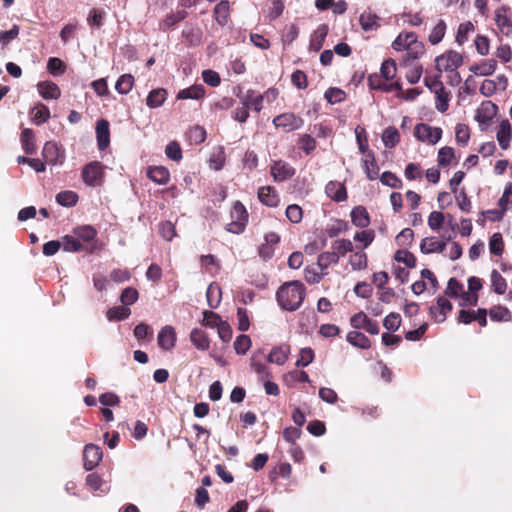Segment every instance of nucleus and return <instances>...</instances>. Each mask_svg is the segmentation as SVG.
<instances>
[{
	"label": "nucleus",
	"instance_id": "obj_1",
	"mask_svg": "<svg viewBox=\"0 0 512 512\" xmlns=\"http://www.w3.org/2000/svg\"><path fill=\"white\" fill-rule=\"evenodd\" d=\"M305 297V286L300 281H291L283 284L277 290L278 304L287 311L297 310Z\"/></svg>",
	"mask_w": 512,
	"mask_h": 512
},
{
	"label": "nucleus",
	"instance_id": "obj_2",
	"mask_svg": "<svg viewBox=\"0 0 512 512\" xmlns=\"http://www.w3.org/2000/svg\"><path fill=\"white\" fill-rule=\"evenodd\" d=\"M231 219L232 221L227 224L226 230L234 234L242 233L248 221V212L240 201L234 203L231 211Z\"/></svg>",
	"mask_w": 512,
	"mask_h": 512
},
{
	"label": "nucleus",
	"instance_id": "obj_3",
	"mask_svg": "<svg viewBox=\"0 0 512 512\" xmlns=\"http://www.w3.org/2000/svg\"><path fill=\"white\" fill-rule=\"evenodd\" d=\"M81 176L86 185L100 186L104 179V166L98 161L90 162L83 167Z\"/></svg>",
	"mask_w": 512,
	"mask_h": 512
},
{
	"label": "nucleus",
	"instance_id": "obj_4",
	"mask_svg": "<svg viewBox=\"0 0 512 512\" xmlns=\"http://www.w3.org/2000/svg\"><path fill=\"white\" fill-rule=\"evenodd\" d=\"M435 64L439 71H456L463 64V56L454 50H449L437 56Z\"/></svg>",
	"mask_w": 512,
	"mask_h": 512
},
{
	"label": "nucleus",
	"instance_id": "obj_5",
	"mask_svg": "<svg viewBox=\"0 0 512 512\" xmlns=\"http://www.w3.org/2000/svg\"><path fill=\"white\" fill-rule=\"evenodd\" d=\"M414 136L421 142L435 145L442 137V129L426 123H419L414 128Z\"/></svg>",
	"mask_w": 512,
	"mask_h": 512
},
{
	"label": "nucleus",
	"instance_id": "obj_6",
	"mask_svg": "<svg viewBox=\"0 0 512 512\" xmlns=\"http://www.w3.org/2000/svg\"><path fill=\"white\" fill-rule=\"evenodd\" d=\"M42 157L46 164L60 166L65 161V151L60 149L56 143L48 141L43 147Z\"/></svg>",
	"mask_w": 512,
	"mask_h": 512
},
{
	"label": "nucleus",
	"instance_id": "obj_7",
	"mask_svg": "<svg viewBox=\"0 0 512 512\" xmlns=\"http://www.w3.org/2000/svg\"><path fill=\"white\" fill-rule=\"evenodd\" d=\"M498 107L491 101L483 102L477 110L475 120L479 123L480 129L486 130L491 120L496 115Z\"/></svg>",
	"mask_w": 512,
	"mask_h": 512
},
{
	"label": "nucleus",
	"instance_id": "obj_8",
	"mask_svg": "<svg viewBox=\"0 0 512 512\" xmlns=\"http://www.w3.org/2000/svg\"><path fill=\"white\" fill-rule=\"evenodd\" d=\"M413 45L420 50L423 48V45L418 43L414 32L400 33L392 43V47L396 51L411 50Z\"/></svg>",
	"mask_w": 512,
	"mask_h": 512
},
{
	"label": "nucleus",
	"instance_id": "obj_9",
	"mask_svg": "<svg viewBox=\"0 0 512 512\" xmlns=\"http://www.w3.org/2000/svg\"><path fill=\"white\" fill-rule=\"evenodd\" d=\"M452 236L443 235V240H436L434 237H426L422 239L420 250L423 254L441 253L446 248V241H450Z\"/></svg>",
	"mask_w": 512,
	"mask_h": 512
},
{
	"label": "nucleus",
	"instance_id": "obj_10",
	"mask_svg": "<svg viewBox=\"0 0 512 512\" xmlns=\"http://www.w3.org/2000/svg\"><path fill=\"white\" fill-rule=\"evenodd\" d=\"M103 453L99 446L95 444H87L83 451L84 468L91 471L102 459Z\"/></svg>",
	"mask_w": 512,
	"mask_h": 512
},
{
	"label": "nucleus",
	"instance_id": "obj_11",
	"mask_svg": "<svg viewBox=\"0 0 512 512\" xmlns=\"http://www.w3.org/2000/svg\"><path fill=\"white\" fill-rule=\"evenodd\" d=\"M273 124L276 127H282L287 131H292L300 129L303 125V120L293 113H283L273 119Z\"/></svg>",
	"mask_w": 512,
	"mask_h": 512
},
{
	"label": "nucleus",
	"instance_id": "obj_12",
	"mask_svg": "<svg viewBox=\"0 0 512 512\" xmlns=\"http://www.w3.org/2000/svg\"><path fill=\"white\" fill-rule=\"evenodd\" d=\"M270 170L276 182H283L295 174V169L289 163L281 160L275 161Z\"/></svg>",
	"mask_w": 512,
	"mask_h": 512
},
{
	"label": "nucleus",
	"instance_id": "obj_13",
	"mask_svg": "<svg viewBox=\"0 0 512 512\" xmlns=\"http://www.w3.org/2000/svg\"><path fill=\"white\" fill-rule=\"evenodd\" d=\"M157 342L159 347L165 351L174 348L176 344V332L174 327L170 325L164 326L158 333Z\"/></svg>",
	"mask_w": 512,
	"mask_h": 512
},
{
	"label": "nucleus",
	"instance_id": "obj_14",
	"mask_svg": "<svg viewBox=\"0 0 512 512\" xmlns=\"http://www.w3.org/2000/svg\"><path fill=\"white\" fill-rule=\"evenodd\" d=\"M96 138L98 149L103 151L110 144V130L109 122L105 119H100L96 124Z\"/></svg>",
	"mask_w": 512,
	"mask_h": 512
},
{
	"label": "nucleus",
	"instance_id": "obj_15",
	"mask_svg": "<svg viewBox=\"0 0 512 512\" xmlns=\"http://www.w3.org/2000/svg\"><path fill=\"white\" fill-rule=\"evenodd\" d=\"M240 99L241 104L248 109L251 108L256 113L262 110L264 96L254 90H248L244 95L240 96Z\"/></svg>",
	"mask_w": 512,
	"mask_h": 512
},
{
	"label": "nucleus",
	"instance_id": "obj_16",
	"mask_svg": "<svg viewBox=\"0 0 512 512\" xmlns=\"http://www.w3.org/2000/svg\"><path fill=\"white\" fill-rule=\"evenodd\" d=\"M437 306L438 307H430V314L434 317L436 322H443L446 319L447 312L451 311L453 306L451 302L443 296L438 297Z\"/></svg>",
	"mask_w": 512,
	"mask_h": 512
},
{
	"label": "nucleus",
	"instance_id": "obj_17",
	"mask_svg": "<svg viewBox=\"0 0 512 512\" xmlns=\"http://www.w3.org/2000/svg\"><path fill=\"white\" fill-rule=\"evenodd\" d=\"M326 195L336 202L346 200L347 192L344 184L337 181H330L325 186Z\"/></svg>",
	"mask_w": 512,
	"mask_h": 512
},
{
	"label": "nucleus",
	"instance_id": "obj_18",
	"mask_svg": "<svg viewBox=\"0 0 512 512\" xmlns=\"http://www.w3.org/2000/svg\"><path fill=\"white\" fill-rule=\"evenodd\" d=\"M290 354V346L282 344L273 347L267 357L268 362L277 364L279 366L285 364Z\"/></svg>",
	"mask_w": 512,
	"mask_h": 512
},
{
	"label": "nucleus",
	"instance_id": "obj_19",
	"mask_svg": "<svg viewBox=\"0 0 512 512\" xmlns=\"http://www.w3.org/2000/svg\"><path fill=\"white\" fill-rule=\"evenodd\" d=\"M328 34V26L326 24H322L318 26V28L314 31L311 36L309 50L311 52H318L323 47L324 40Z\"/></svg>",
	"mask_w": 512,
	"mask_h": 512
},
{
	"label": "nucleus",
	"instance_id": "obj_20",
	"mask_svg": "<svg viewBox=\"0 0 512 512\" xmlns=\"http://www.w3.org/2000/svg\"><path fill=\"white\" fill-rule=\"evenodd\" d=\"M496 137H497L499 146L503 150H506L509 147L511 137H512L511 124L507 119L501 121Z\"/></svg>",
	"mask_w": 512,
	"mask_h": 512
},
{
	"label": "nucleus",
	"instance_id": "obj_21",
	"mask_svg": "<svg viewBox=\"0 0 512 512\" xmlns=\"http://www.w3.org/2000/svg\"><path fill=\"white\" fill-rule=\"evenodd\" d=\"M258 198L261 203L269 207H276L279 203V197L276 190L270 186L260 187Z\"/></svg>",
	"mask_w": 512,
	"mask_h": 512
},
{
	"label": "nucleus",
	"instance_id": "obj_22",
	"mask_svg": "<svg viewBox=\"0 0 512 512\" xmlns=\"http://www.w3.org/2000/svg\"><path fill=\"white\" fill-rule=\"evenodd\" d=\"M147 177L159 185H165L170 179V173L168 169L163 166L149 167Z\"/></svg>",
	"mask_w": 512,
	"mask_h": 512
},
{
	"label": "nucleus",
	"instance_id": "obj_23",
	"mask_svg": "<svg viewBox=\"0 0 512 512\" xmlns=\"http://www.w3.org/2000/svg\"><path fill=\"white\" fill-rule=\"evenodd\" d=\"M37 87H38L39 94L44 99H47V100L48 99H58L61 95V91H60L59 87L57 86V84H55L52 81L39 82Z\"/></svg>",
	"mask_w": 512,
	"mask_h": 512
},
{
	"label": "nucleus",
	"instance_id": "obj_24",
	"mask_svg": "<svg viewBox=\"0 0 512 512\" xmlns=\"http://www.w3.org/2000/svg\"><path fill=\"white\" fill-rule=\"evenodd\" d=\"M205 95V87L202 84H195L188 88L182 89L177 93V99H201Z\"/></svg>",
	"mask_w": 512,
	"mask_h": 512
},
{
	"label": "nucleus",
	"instance_id": "obj_25",
	"mask_svg": "<svg viewBox=\"0 0 512 512\" xmlns=\"http://www.w3.org/2000/svg\"><path fill=\"white\" fill-rule=\"evenodd\" d=\"M352 223L360 228H366L370 224V217L365 207L357 206L351 211Z\"/></svg>",
	"mask_w": 512,
	"mask_h": 512
},
{
	"label": "nucleus",
	"instance_id": "obj_26",
	"mask_svg": "<svg viewBox=\"0 0 512 512\" xmlns=\"http://www.w3.org/2000/svg\"><path fill=\"white\" fill-rule=\"evenodd\" d=\"M379 17L372 12H363L359 17L361 28L365 32L375 31L380 27Z\"/></svg>",
	"mask_w": 512,
	"mask_h": 512
},
{
	"label": "nucleus",
	"instance_id": "obj_27",
	"mask_svg": "<svg viewBox=\"0 0 512 512\" xmlns=\"http://www.w3.org/2000/svg\"><path fill=\"white\" fill-rule=\"evenodd\" d=\"M190 341L199 350L205 351L209 349L210 340L207 334L201 329H192L190 332Z\"/></svg>",
	"mask_w": 512,
	"mask_h": 512
},
{
	"label": "nucleus",
	"instance_id": "obj_28",
	"mask_svg": "<svg viewBox=\"0 0 512 512\" xmlns=\"http://www.w3.org/2000/svg\"><path fill=\"white\" fill-rule=\"evenodd\" d=\"M363 168L367 178L371 181L378 178L379 167L372 152L366 154L363 160Z\"/></svg>",
	"mask_w": 512,
	"mask_h": 512
},
{
	"label": "nucleus",
	"instance_id": "obj_29",
	"mask_svg": "<svg viewBox=\"0 0 512 512\" xmlns=\"http://www.w3.org/2000/svg\"><path fill=\"white\" fill-rule=\"evenodd\" d=\"M167 97V92L163 88L154 89L149 92L146 104L149 108H158L163 105Z\"/></svg>",
	"mask_w": 512,
	"mask_h": 512
},
{
	"label": "nucleus",
	"instance_id": "obj_30",
	"mask_svg": "<svg viewBox=\"0 0 512 512\" xmlns=\"http://www.w3.org/2000/svg\"><path fill=\"white\" fill-rule=\"evenodd\" d=\"M346 340L354 347L360 348V349H368L371 346L369 338L359 332V331H350L347 334Z\"/></svg>",
	"mask_w": 512,
	"mask_h": 512
},
{
	"label": "nucleus",
	"instance_id": "obj_31",
	"mask_svg": "<svg viewBox=\"0 0 512 512\" xmlns=\"http://www.w3.org/2000/svg\"><path fill=\"white\" fill-rule=\"evenodd\" d=\"M496 64V61L493 59L485 60L480 64L472 65L470 71L475 75L488 76L494 73Z\"/></svg>",
	"mask_w": 512,
	"mask_h": 512
},
{
	"label": "nucleus",
	"instance_id": "obj_32",
	"mask_svg": "<svg viewBox=\"0 0 512 512\" xmlns=\"http://www.w3.org/2000/svg\"><path fill=\"white\" fill-rule=\"evenodd\" d=\"M22 148L26 154L32 155L36 152L37 147L34 140V133L31 129L25 128L21 133Z\"/></svg>",
	"mask_w": 512,
	"mask_h": 512
},
{
	"label": "nucleus",
	"instance_id": "obj_33",
	"mask_svg": "<svg viewBox=\"0 0 512 512\" xmlns=\"http://www.w3.org/2000/svg\"><path fill=\"white\" fill-rule=\"evenodd\" d=\"M73 234L79 241L82 240L84 242H90L96 237L97 231L90 225H83L75 227L73 229Z\"/></svg>",
	"mask_w": 512,
	"mask_h": 512
},
{
	"label": "nucleus",
	"instance_id": "obj_34",
	"mask_svg": "<svg viewBox=\"0 0 512 512\" xmlns=\"http://www.w3.org/2000/svg\"><path fill=\"white\" fill-rule=\"evenodd\" d=\"M382 141L386 148H394L400 141V134L395 127H387L382 134Z\"/></svg>",
	"mask_w": 512,
	"mask_h": 512
},
{
	"label": "nucleus",
	"instance_id": "obj_35",
	"mask_svg": "<svg viewBox=\"0 0 512 512\" xmlns=\"http://www.w3.org/2000/svg\"><path fill=\"white\" fill-rule=\"evenodd\" d=\"M134 85V77L131 74L121 75L115 84V89L119 94H128Z\"/></svg>",
	"mask_w": 512,
	"mask_h": 512
},
{
	"label": "nucleus",
	"instance_id": "obj_36",
	"mask_svg": "<svg viewBox=\"0 0 512 512\" xmlns=\"http://www.w3.org/2000/svg\"><path fill=\"white\" fill-rule=\"evenodd\" d=\"M32 120L35 124L40 125L45 123L50 117V110L44 104H38L35 106L32 111Z\"/></svg>",
	"mask_w": 512,
	"mask_h": 512
},
{
	"label": "nucleus",
	"instance_id": "obj_37",
	"mask_svg": "<svg viewBox=\"0 0 512 512\" xmlns=\"http://www.w3.org/2000/svg\"><path fill=\"white\" fill-rule=\"evenodd\" d=\"M446 23L444 20H439L438 23L433 27L429 34L428 40L432 45L439 44L446 33Z\"/></svg>",
	"mask_w": 512,
	"mask_h": 512
},
{
	"label": "nucleus",
	"instance_id": "obj_38",
	"mask_svg": "<svg viewBox=\"0 0 512 512\" xmlns=\"http://www.w3.org/2000/svg\"><path fill=\"white\" fill-rule=\"evenodd\" d=\"M214 14L219 25H226L229 16V2L227 0L219 2L214 8Z\"/></svg>",
	"mask_w": 512,
	"mask_h": 512
},
{
	"label": "nucleus",
	"instance_id": "obj_39",
	"mask_svg": "<svg viewBox=\"0 0 512 512\" xmlns=\"http://www.w3.org/2000/svg\"><path fill=\"white\" fill-rule=\"evenodd\" d=\"M78 201V195L74 191H61L56 195V202L63 207H72Z\"/></svg>",
	"mask_w": 512,
	"mask_h": 512
},
{
	"label": "nucleus",
	"instance_id": "obj_40",
	"mask_svg": "<svg viewBox=\"0 0 512 512\" xmlns=\"http://www.w3.org/2000/svg\"><path fill=\"white\" fill-rule=\"evenodd\" d=\"M60 243L66 252H79L83 249V245L74 234L64 236Z\"/></svg>",
	"mask_w": 512,
	"mask_h": 512
},
{
	"label": "nucleus",
	"instance_id": "obj_41",
	"mask_svg": "<svg viewBox=\"0 0 512 512\" xmlns=\"http://www.w3.org/2000/svg\"><path fill=\"white\" fill-rule=\"evenodd\" d=\"M130 314L131 310L125 305L115 306L107 311V318L110 321H120L128 318Z\"/></svg>",
	"mask_w": 512,
	"mask_h": 512
},
{
	"label": "nucleus",
	"instance_id": "obj_42",
	"mask_svg": "<svg viewBox=\"0 0 512 512\" xmlns=\"http://www.w3.org/2000/svg\"><path fill=\"white\" fill-rule=\"evenodd\" d=\"M339 261V255L335 251L331 252H323L318 256L317 265L318 267L324 271L331 264L337 263Z\"/></svg>",
	"mask_w": 512,
	"mask_h": 512
},
{
	"label": "nucleus",
	"instance_id": "obj_43",
	"mask_svg": "<svg viewBox=\"0 0 512 512\" xmlns=\"http://www.w3.org/2000/svg\"><path fill=\"white\" fill-rule=\"evenodd\" d=\"M367 255L363 251H357L350 256L349 264L353 270H363L367 267Z\"/></svg>",
	"mask_w": 512,
	"mask_h": 512
},
{
	"label": "nucleus",
	"instance_id": "obj_44",
	"mask_svg": "<svg viewBox=\"0 0 512 512\" xmlns=\"http://www.w3.org/2000/svg\"><path fill=\"white\" fill-rule=\"evenodd\" d=\"M207 302L210 308L215 309L220 304L221 290L217 285H209L206 291Z\"/></svg>",
	"mask_w": 512,
	"mask_h": 512
},
{
	"label": "nucleus",
	"instance_id": "obj_45",
	"mask_svg": "<svg viewBox=\"0 0 512 512\" xmlns=\"http://www.w3.org/2000/svg\"><path fill=\"white\" fill-rule=\"evenodd\" d=\"M455 158V152L452 147L445 146L438 151V164L443 167L449 166Z\"/></svg>",
	"mask_w": 512,
	"mask_h": 512
},
{
	"label": "nucleus",
	"instance_id": "obj_46",
	"mask_svg": "<svg viewBox=\"0 0 512 512\" xmlns=\"http://www.w3.org/2000/svg\"><path fill=\"white\" fill-rule=\"evenodd\" d=\"M489 315L492 321H504L508 322L512 316L510 311L503 306H496L490 309Z\"/></svg>",
	"mask_w": 512,
	"mask_h": 512
},
{
	"label": "nucleus",
	"instance_id": "obj_47",
	"mask_svg": "<svg viewBox=\"0 0 512 512\" xmlns=\"http://www.w3.org/2000/svg\"><path fill=\"white\" fill-rule=\"evenodd\" d=\"M380 181L383 185L388 186L393 189H401L402 181L400 178L396 176L393 172L385 171L380 176Z\"/></svg>",
	"mask_w": 512,
	"mask_h": 512
},
{
	"label": "nucleus",
	"instance_id": "obj_48",
	"mask_svg": "<svg viewBox=\"0 0 512 512\" xmlns=\"http://www.w3.org/2000/svg\"><path fill=\"white\" fill-rule=\"evenodd\" d=\"M491 284L497 294H504L507 289L506 280L495 269L491 273Z\"/></svg>",
	"mask_w": 512,
	"mask_h": 512
},
{
	"label": "nucleus",
	"instance_id": "obj_49",
	"mask_svg": "<svg viewBox=\"0 0 512 512\" xmlns=\"http://www.w3.org/2000/svg\"><path fill=\"white\" fill-rule=\"evenodd\" d=\"M474 31V25L470 22L461 23L456 34V42L463 45L468 40V34Z\"/></svg>",
	"mask_w": 512,
	"mask_h": 512
},
{
	"label": "nucleus",
	"instance_id": "obj_50",
	"mask_svg": "<svg viewBox=\"0 0 512 512\" xmlns=\"http://www.w3.org/2000/svg\"><path fill=\"white\" fill-rule=\"evenodd\" d=\"M394 259L397 262L404 263L408 268H414L416 266L415 256L406 249L396 251Z\"/></svg>",
	"mask_w": 512,
	"mask_h": 512
},
{
	"label": "nucleus",
	"instance_id": "obj_51",
	"mask_svg": "<svg viewBox=\"0 0 512 512\" xmlns=\"http://www.w3.org/2000/svg\"><path fill=\"white\" fill-rule=\"evenodd\" d=\"M456 142L460 146H466L470 139V131L467 125L457 124L455 128Z\"/></svg>",
	"mask_w": 512,
	"mask_h": 512
},
{
	"label": "nucleus",
	"instance_id": "obj_52",
	"mask_svg": "<svg viewBox=\"0 0 512 512\" xmlns=\"http://www.w3.org/2000/svg\"><path fill=\"white\" fill-rule=\"evenodd\" d=\"M251 347V339L248 335H239L234 342V349L238 355H245Z\"/></svg>",
	"mask_w": 512,
	"mask_h": 512
},
{
	"label": "nucleus",
	"instance_id": "obj_53",
	"mask_svg": "<svg viewBox=\"0 0 512 512\" xmlns=\"http://www.w3.org/2000/svg\"><path fill=\"white\" fill-rule=\"evenodd\" d=\"M490 252L494 255L500 256L504 250V242L500 233H494L489 240Z\"/></svg>",
	"mask_w": 512,
	"mask_h": 512
},
{
	"label": "nucleus",
	"instance_id": "obj_54",
	"mask_svg": "<svg viewBox=\"0 0 512 512\" xmlns=\"http://www.w3.org/2000/svg\"><path fill=\"white\" fill-rule=\"evenodd\" d=\"M324 97L330 104H336L345 99V93L339 88L330 87L325 91Z\"/></svg>",
	"mask_w": 512,
	"mask_h": 512
},
{
	"label": "nucleus",
	"instance_id": "obj_55",
	"mask_svg": "<svg viewBox=\"0 0 512 512\" xmlns=\"http://www.w3.org/2000/svg\"><path fill=\"white\" fill-rule=\"evenodd\" d=\"M314 360V351L309 348L305 347L300 350L299 358L296 361L297 367H306L310 363H312Z\"/></svg>",
	"mask_w": 512,
	"mask_h": 512
},
{
	"label": "nucleus",
	"instance_id": "obj_56",
	"mask_svg": "<svg viewBox=\"0 0 512 512\" xmlns=\"http://www.w3.org/2000/svg\"><path fill=\"white\" fill-rule=\"evenodd\" d=\"M221 317L213 311L206 310L203 312V325L210 328H217L222 323Z\"/></svg>",
	"mask_w": 512,
	"mask_h": 512
},
{
	"label": "nucleus",
	"instance_id": "obj_57",
	"mask_svg": "<svg viewBox=\"0 0 512 512\" xmlns=\"http://www.w3.org/2000/svg\"><path fill=\"white\" fill-rule=\"evenodd\" d=\"M445 215L439 211H433L428 217V226L433 231H438L444 224Z\"/></svg>",
	"mask_w": 512,
	"mask_h": 512
},
{
	"label": "nucleus",
	"instance_id": "obj_58",
	"mask_svg": "<svg viewBox=\"0 0 512 512\" xmlns=\"http://www.w3.org/2000/svg\"><path fill=\"white\" fill-rule=\"evenodd\" d=\"M332 248L340 256L353 251V244L349 239H340L333 243Z\"/></svg>",
	"mask_w": 512,
	"mask_h": 512
},
{
	"label": "nucleus",
	"instance_id": "obj_59",
	"mask_svg": "<svg viewBox=\"0 0 512 512\" xmlns=\"http://www.w3.org/2000/svg\"><path fill=\"white\" fill-rule=\"evenodd\" d=\"M436 97V109L444 113L448 110L449 107V93L443 89L441 92L434 93Z\"/></svg>",
	"mask_w": 512,
	"mask_h": 512
},
{
	"label": "nucleus",
	"instance_id": "obj_60",
	"mask_svg": "<svg viewBox=\"0 0 512 512\" xmlns=\"http://www.w3.org/2000/svg\"><path fill=\"white\" fill-rule=\"evenodd\" d=\"M400 323H401L400 315L398 313H394V312L388 314L383 320V326L388 331H392V332L398 330Z\"/></svg>",
	"mask_w": 512,
	"mask_h": 512
},
{
	"label": "nucleus",
	"instance_id": "obj_61",
	"mask_svg": "<svg viewBox=\"0 0 512 512\" xmlns=\"http://www.w3.org/2000/svg\"><path fill=\"white\" fill-rule=\"evenodd\" d=\"M414 238V232L410 228H404L397 236L396 243L398 246H410Z\"/></svg>",
	"mask_w": 512,
	"mask_h": 512
},
{
	"label": "nucleus",
	"instance_id": "obj_62",
	"mask_svg": "<svg viewBox=\"0 0 512 512\" xmlns=\"http://www.w3.org/2000/svg\"><path fill=\"white\" fill-rule=\"evenodd\" d=\"M462 292L463 285L456 278H450L445 289V294L449 297L455 298Z\"/></svg>",
	"mask_w": 512,
	"mask_h": 512
},
{
	"label": "nucleus",
	"instance_id": "obj_63",
	"mask_svg": "<svg viewBox=\"0 0 512 512\" xmlns=\"http://www.w3.org/2000/svg\"><path fill=\"white\" fill-rule=\"evenodd\" d=\"M396 63L392 59L385 60L381 65V74L386 80L393 79L396 74Z\"/></svg>",
	"mask_w": 512,
	"mask_h": 512
},
{
	"label": "nucleus",
	"instance_id": "obj_64",
	"mask_svg": "<svg viewBox=\"0 0 512 512\" xmlns=\"http://www.w3.org/2000/svg\"><path fill=\"white\" fill-rule=\"evenodd\" d=\"M496 23L498 27L501 29V31L506 35H508L512 29L511 18L506 16L505 14H502L500 11L497 12L496 14Z\"/></svg>",
	"mask_w": 512,
	"mask_h": 512
}]
</instances>
